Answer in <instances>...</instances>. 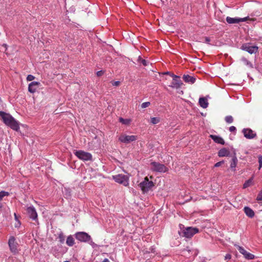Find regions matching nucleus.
<instances>
[{
  "label": "nucleus",
  "mask_w": 262,
  "mask_h": 262,
  "mask_svg": "<svg viewBox=\"0 0 262 262\" xmlns=\"http://www.w3.org/2000/svg\"><path fill=\"white\" fill-rule=\"evenodd\" d=\"M183 79L185 82L193 84L195 81V78L194 76H191L189 75H184Z\"/></svg>",
  "instance_id": "17"
},
{
  "label": "nucleus",
  "mask_w": 262,
  "mask_h": 262,
  "mask_svg": "<svg viewBox=\"0 0 262 262\" xmlns=\"http://www.w3.org/2000/svg\"><path fill=\"white\" fill-rule=\"evenodd\" d=\"M243 50L248 52L249 53L252 54L255 53L258 51V47L255 46H249L247 44H244L241 47Z\"/></svg>",
  "instance_id": "9"
},
{
  "label": "nucleus",
  "mask_w": 262,
  "mask_h": 262,
  "mask_svg": "<svg viewBox=\"0 0 262 262\" xmlns=\"http://www.w3.org/2000/svg\"><path fill=\"white\" fill-rule=\"evenodd\" d=\"M244 212L247 216L252 218L254 216L253 210L248 207H245L244 208Z\"/></svg>",
  "instance_id": "21"
},
{
  "label": "nucleus",
  "mask_w": 262,
  "mask_h": 262,
  "mask_svg": "<svg viewBox=\"0 0 262 262\" xmlns=\"http://www.w3.org/2000/svg\"><path fill=\"white\" fill-rule=\"evenodd\" d=\"M248 18V17L244 18H232L229 16L226 17V21L229 24H238L241 22L246 21Z\"/></svg>",
  "instance_id": "11"
},
{
  "label": "nucleus",
  "mask_w": 262,
  "mask_h": 262,
  "mask_svg": "<svg viewBox=\"0 0 262 262\" xmlns=\"http://www.w3.org/2000/svg\"><path fill=\"white\" fill-rule=\"evenodd\" d=\"M171 77H172V82L169 86L172 88H180L183 84V83L180 79V77L174 74H172Z\"/></svg>",
  "instance_id": "8"
},
{
  "label": "nucleus",
  "mask_w": 262,
  "mask_h": 262,
  "mask_svg": "<svg viewBox=\"0 0 262 262\" xmlns=\"http://www.w3.org/2000/svg\"><path fill=\"white\" fill-rule=\"evenodd\" d=\"M237 161V159L235 155H234L232 158L231 162L230 163V168L232 169V170L234 171L235 170V167L236 166Z\"/></svg>",
  "instance_id": "22"
},
{
  "label": "nucleus",
  "mask_w": 262,
  "mask_h": 262,
  "mask_svg": "<svg viewBox=\"0 0 262 262\" xmlns=\"http://www.w3.org/2000/svg\"><path fill=\"white\" fill-rule=\"evenodd\" d=\"M40 85V83L37 81H33L29 83L28 85V91L31 93H34Z\"/></svg>",
  "instance_id": "15"
},
{
  "label": "nucleus",
  "mask_w": 262,
  "mask_h": 262,
  "mask_svg": "<svg viewBox=\"0 0 262 262\" xmlns=\"http://www.w3.org/2000/svg\"><path fill=\"white\" fill-rule=\"evenodd\" d=\"M27 211L29 217L33 220L36 221L37 220V213L36 209L33 206L28 207L27 208Z\"/></svg>",
  "instance_id": "14"
},
{
  "label": "nucleus",
  "mask_w": 262,
  "mask_h": 262,
  "mask_svg": "<svg viewBox=\"0 0 262 262\" xmlns=\"http://www.w3.org/2000/svg\"><path fill=\"white\" fill-rule=\"evenodd\" d=\"M102 262H110V261L107 258H105Z\"/></svg>",
  "instance_id": "47"
},
{
  "label": "nucleus",
  "mask_w": 262,
  "mask_h": 262,
  "mask_svg": "<svg viewBox=\"0 0 262 262\" xmlns=\"http://www.w3.org/2000/svg\"><path fill=\"white\" fill-rule=\"evenodd\" d=\"M165 74L169 75H170L171 77V75H172V74H173V73H170V72H165Z\"/></svg>",
  "instance_id": "46"
},
{
  "label": "nucleus",
  "mask_w": 262,
  "mask_h": 262,
  "mask_svg": "<svg viewBox=\"0 0 262 262\" xmlns=\"http://www.w3.org/2000/svg\"><path fill=\"white\" fill-rule=\"evenodd\" d=\"M130 119H123L122 118H119V121L123 124L128 125L130 122Z\"/></svg>",
  "instance_id": "28"
},
{
  "label": "nucleus",
  "mask_w": 262,
  "mask_h": 262,
  "mask_svg": "<svg viewBox=\"0 0 262 262\" xmlns=\"http://www.w3.org/2000/svg\"><path fill=\"white\" fill-rule=\"evenodd\" d=\"M210 39L209 37H205V42L207 43H208V44H210Z\"/></svg>",
  "instance_id": "45"
},
{
  "label": "nucleus",
  "mask_w": 262,
  "mask_h": 262,
  "mask_svg": "<svg viewBox=\"0 0 262 262\" xmlns=\"http://www.w3.org/2000/svg\"><path fill=\"white\" fill-rule=\"evenodd\" d=\"M10 193L8 192L5 191H0V208L3 207V205L1 203V201L3 200V198L5 196H9Z\"/></svg>",
  "instance_id": "23"
},
{
  "label": "nucleus",
  "mask_w": 262,
  "mask_h": 262,
  "mask_svg": "<svg viewBox=\"0 0 262 262\" xmlns=\"http://www.w3.org/2000/svg\"><path fill=\"white\" fill-rule=\"evenodd\" d=\"M75 236L76 239H77L79 241H82V232H77L75 234Z\"/></svg>",
  "instance_id": "33"
},
{
  "label": "nucleus",
  "mask_w": 262,
  "mask_h": 262,
  "mask_svg": "<svg viewBox=\"0 0 262 262\" xmlns=\"http://www.w3.org/2000/svg\"><path fill=\"white\" fill-rule=\"evenodd\" d=\"M8 245L10 250L11 252L16 254L18 252L17 250V243L15 241V238L12 236H11L8 241Z\"/></svg>",
  "instance_id": "7"
},
{
  "label": "nucleus",
  "mask_w": 262,
  "mask_h": 262,
  "mask_svg": "<svg viewBox=\"0 0 262 262\" xmlns=\"http://www.w3.org/2000/svg\"><path fill=\"white\" fill-rule=\"evenodd\" d=\"M112 84L113 86H118L120 85V82L119 81H112Z\"/></svg>",
  "instance_id": "38"
},
{
  "label": "nucleus",
  "mask_w": 262,
  "mask_h": 262,
  "mask_svg": "<svg viewBox=\"0 0 262 262\" xmlns=\"http://www.w3.org/2000/svg\"><path fill=\"white\" fill-rule=\"evenodd\" d=\"M210 137L215 143L221 144L222 145H224L225 144L224 139L220 136L211 135H210Z\"/></svg>",
  "instance_id": "18"
},
{
  "label": "nucleus",
  "mask_w": 262,
  "mask_h": 262,
  "mask_svg": "<svg viewBox=\"0 0 262 262\" xmlns=\"http://www.w3.org/2000/svg\"><path fill=\"white\" fill-rule=\"evenodd\" d=\"M138 186L142 193L144 194L151 190L152 188L154 186V184L152 181H149L148 178L146 177L143 181L139 184Z\"/></svg>",
  "instance_id": "3"
},
{
  "label": "nucleus",
  "mask_w": 262,
  "mask_h": 262,
  "mask_svg": "<svg viewBox=\"0 0 262 262\" xmlns=\"http://www.w3.org/2000/svg\"><path fill=\"white\" fill-rule=\"evenodd\" d=\"M74 153L75 154V155L79 158L80 161L79 162H78V161H75L74 162V168L75 169H77L78 170H79L81 166H82V163L80 162V160H82V150H75L74 151Z\"/></svg>",
  "instance_id": "12"
},
{
  "label": "nucleus",
  "mask_w": 262,
  "mask_h": 262,
  "mask_svg": "<svg viewBox=\"0 0 262 262\" xmlns=\"http://www.w3.org/2000/svg\"><path fill=\"white\" fill-rule=\"evenodd\" d=\"M0 117L6 126L16 132L19 130V122L10 114L0 111Z\"/></svg>",
  "instance_id": "1"
},
{
  "label": "nucleus",
  "mask_w": 262,
  "mask_h": 262,
  "mask_svg": "<svg viewBox=\"0 0 262 262\" xmlns=\"http://www.w3.org/2000/svg\"><path fill=\"white\" fill-rule=\"evenodd\" d=\"M229 131L230 132H234L235 133L236 131V128L235 126H231L229 127Z\"/></svg>",
  "instance_id": "39"
},
{
  "label": "nucleus",
  "mask_w": 262,
  "mask_h": 262,
  "mask_svg": "<svg viewBox=\"0 0 262 262\" xmlns=\"http://www.w3.org/2000/svg\"><path fill=\"white\" fill-rule=\"evenodd\" d=\"M113 179L120 184L124 186H127L129 185V177L123 174H118L112 176Z\"/></svg>",
  "instance_id": "4"
},
{
  "label": "nucleus",
  "mask_w": 262,
  "mask_h": 262,
  "mask_svg": "<svg viewBox=\"0 0 262 262\" xmlns=\"http://www.w3.org/2000/svg\"><path fill=\"white\" fill-rule=\"evenodd\" d=\"M230 155V152L228 149L226 148L221 149L218 152V156L220 157H227Z\"/></svg>",
  "instance_id": "19"
},
{
  "label": "nucleus",
  "mask_w": 262,
  "mask_h": 262,
  "mask_svg": "<svg viewBox=\"0 0 262 262\" xmlns=\"http://www.w3.org/2000/svg\"><path fill=\"white\" fill-rule=\"evenodd\" d=\"M252 179H249V180H248L244 183V184L243 185V188H246L249 187L250 186H251L252 185Z\"/></svg>",
  "instance_id": "27"
},
{
  "label": "nucleus",
  "mask_w": 262,
  "mask_h": 262,
  "mask_svg": "<svg viewBox=\"0 0 262 262\" xmlns=\"http://www.w3.org/2000/svg\"><path fill=\"white\" fill-rule=\"evenodd\" d=\"M231 258V255L230 254H227L225 256V260L230 259Z\"/></svg>",
  "instance_id": "43"
},
{
  "label": "nucleus",
  "mask_w": 262,
  "mask_h": 262,
  "mask_svg": "<svg viewBox=\"0 0 262 262\" xmlns=\"http://www.w3.org/2000/svg\"><path fill=\"white\" fill-rule=\"evenodd\" d=\"M35 78V77L32 75H28L27 77V81H30L34 80Z\"/></svg>",
  "instance_id": "37"
},
{
  "label": "nucleus",
  "mask_w": 262,
  "mask_h": 262,
  "mask_svg": "<svg viewBox=\"0 0 262 262\" xmlns=\"http://www.w3.org/2000/svg\"><path fill=\"white\" fill-rule=\"evenodd\" d=\"M92 156L91 154L83 151V161H88L92 159Z\"/></svg>",
  "instance_id": "24"
},
{
  "label": "nucleus",
  "mask_w": 262,
  "mask_h": 262,
  "mask_svg": "<svg viewBox=\"0 0 262 262\" xmlns=\"http://www.w3.org/2000/svg\"><path fill=\"white\" fill-rule=\"evenodd\" d=\"M150 105V102H143L141 104V107L142 108H145L148 107Z\"/></svg>",
  "instance_id": "35"
},
{
  "label": "nucleus",
  "mask_w": 262,
  "mask_h": 262,
  "mask_svg": "<svg viewBox=\"0 0 262 262\" xmlns=\"http://www.w3.org/2000/svg\"><path fill=\"white\" fill-rule=\"evenodd\" d=\"M67 244L69 246H72L74 244V240L72 236H69L68 237L66 241Z\"/></svg>",
  "instance_id": "26"
},
{
  "label": "nucleus",
  "mask_w": 262,
  "mask_h": 262,
  "mask_svg": "<svg viewBox=\"0 0 262 262\" xmlns=\"http://www.w3.org/2000/svg\"><path fill=\"white\" fill-rule=\"evenodd\" d=\"M259 167L258 169L260 170L262 167V156L260 155L258 157Z\"/></svg>",
  "instance_id": "34"
},
{
  "label": "nucleus",
  "mask_w": 262,
  "mask_h": 262,
  "mask_svg": "<svg viewBox=\"0 0 262 262\" xmlns=\"http://www.w3.org/2000/svg\"><path fill=\"white\" fill-rule=\"evenodd\" d=\"M104 73V72L102 70L97 71L96 73L97 76L98 77L101 76Z\"/></svg>",
  "instance_id": "41"
},
{
  "label": "nucleus",
  "mask_w": 262,
  "mask_h": 262,
  "mask_svg": "<svg viewBox=\"0 0 262 262\" xmlns=\"http://www.w3.org/2000/svg\"><path fill=\"white\" fill-rule=\"evenodd\" d=\"M83 242L88 243L93 248L96 246V244L93 242L91 236L84 232H83Z\"/></svg>",
  "instance_id": "16"
},
{
  "label": "nucleus",
  "mask_w": 262,
  "mask_h": 262,
  "mask_svg": "<svg viewBox=\"0 0 262 262\" xmlns=\"http://www.w3.org/2000/svg\"><path fill=\"white\" fill-rule=\"evenodd\" d=\"M15 219V223L14 224V226L15 228H18L20 226L21 223L20 221L18 220L16 214H14Z\"/></svg>",
  "instance_id": "32"
},
{
  "label": "nucleus",
  "mask_w": 262,
  "mask_h": 262,
  "mask_svg": "<svg viewBox=\"0 0 262 262\" xmlns=\"http://www.w3.org/2000/svg\"><path fill=\"white\" fill-rule=\"evenodd\" d=\"M242 132L247 139H252L256 136V134L250 128H244Z\"/></svg>",
  "instance_id": "13"
},
{
  "label": "nucleus",
  "mask_w": 262,
  "mask_h": 262,
  "mask_svg": "<svg viewBox=\"0 0 262 262\" xmlns=\"http://www.w3.org/2000/svg\"><path fill=\"white\" fill-rule=\"evenodd\" d=\"M59 238H60V241H63V239H62V238H63V236H62V235H61V234H60V235H59Z\"/></svg>",
  "instance_id": "48"
},
{
  "label": "nucleus",
  "mask_w": 262,
  "mask_h": 262,
  "mask_svg": "<svg viewBox=\"0 0 262 262\" xmlns=\"http://www.w3.org/2000/svg\"><path fill=\"white\" fill-rule=\"evenodd\" d=\"M89 4H90V2H89L88 0H83V5L89 6H90Z\"/></svg>",
  "instance_id": "42"
},
{
  "label": "nucleus",
  "mask_w": 262,
  "mask_h": 262,
  "mask_svg": "<svg viewBox=\"0 0 262 262\" xmlns=\"http://www.w3.org/2000/svg\"><path fill=\"white\" fill-rule=\"evenodd\" d=\"M239 252L244 255L245 258L247 259H253L254 258V255L247 252L244 248L239 246H236Z\"/></svg>",
  "instance_id": "10"
},
{
  "label": "nucleus",
  "mask_w": 262,
  "mask_h": 262,
  "mask_svg": "<svg viewBox=\"0 0 262 262\" xmlns=\"http://www.w3.org/2000/svg\"><path fill=\"white\" fill-rule=\"evenodd\" d=\"M225 121L228 123H231L233 121V118L231 116H227L225 118Z\"/></svg>",
  "instance_id": "31"
},
{
  "label": "nucleus",
  "mask_w": 262,
  "mask_h": 262,
  "mask_svg": "<svg viewBox=\"0 0 262 262\" xmlns=\"http://www.w3.org/2000/svg\"><path fill=\"white\" fill-rule=\"evenodd\" d=\"M241 61L245 64L247 66H248V67L249 68H253V65L251 63V62H250L249 61H248V60L244 57H243L242 58H241Z\"/></svg>",
  "instance_id": "25"
},
{
  "label": "nucleus",
  "mask_w": 262,
  "mask_h": 262,
  "mask_svg": "<svg viewBox=\"0 0 262 262\" xmlns=\"http://www.w3.org/2000/svg\"><path fill=\"white\" fill-rule=\"evenodd\" d=\"M138 61L141 62L144 66H147L149 63V62L145 59H142L141 57H139Z\"/></svg>",
  "instance_id": "30"
},
{
  "label": "nucleus",
  "mask_w": 262,
  "mask_h": 262,
  "mask_svg": "<svg viewBox=\"0 0 262 262\" xmlns=\"http://www.w3.org/2000/svg\"><path fill=\"white\" fill-rule=\"evenodd\" d=\"M160 119L159 117H152L150 118V122L152 124H156L160 122Z\"/></svg>",
  "instance_id": "29"
},
{
  "label": "nucleus",
  "mask_w": 262,
  "mask_h": 262,
  "mask_svg": "<svg viewBox=\"0 0 262 262\" xmlns=\"http://www.w3.org/2000/svg\"><path fill=\"white\" fill-rule=\"evenodd\" d=\"M256 200L257 201H262V190L259 192L257 196Z\"/></svg>",
  "instance_id": "36"
},
{
  "label": "nucleus",
  "mask_w": 262,
  "mask_h": 262,
  "mask_svg": "<svg viewBox=\"0 0 262 262\" xmlns=\"http://www.w3.org/2000/svg\"><path fill=\"white\" fill-rule=\"evenodd\" d=\"M148 252L150 253H155V248L153 247H151L149 248V251Z\"/></svg>",
  "instance_id": "44"
},
{
  "label": "nucleus",
  "mask_w": 262,
  "mask_h": 262,
  "mask_svg": "<svg viewBox=\"0 0 262 262\" xmlns=\"http://www.w3.org/2000/svg\"><path fill=\"white\" fill-rule=\"evenodd\" d=\"M181 231L179 232L180 235L186 238H191L195 234L199 232V229L196 227H188L185 228L182 225H180Z\"/></svg>",
  "instance_id": "2"
},
{
  "label": "nucleus",
  "mask_w": 262,
  "mask_h": 262,
  "mask_svg": "<svg viewBox=\"0 0 262 262\" xmlns=\"http://www.w3.org/2000/svg\"><path fill=\"white\" fill-rule=\"evenodd\" d=\"M137 139V136L134 135H121L119 138V141L122 143L128 144Z\"/></svg>",
  "instance_id": "6"
},
{
  "label": "nucleus",
  "mask_w": 262,
  "mask_h": 262,
  "mask_svg": "<svg viewBox=\"0 0 262 262\" xmlns=\"http://www.w3.org/2000/svg\"><path fill=\"white\" fill-rule=\"evenodd\" d=\"M224 162V161H221L219 162H217L215 164L214 167H218L220 166L222 164H223Z\"/></svg>",
  "instance_id": "40"
},
{
  "label": "nucleus",
  "mask_w": 262,
  "mask_h": 262,
  "mask_svg": "<svg viewBox=\"0 0 262 262\" xmlns=\"http://www.w3.org/2000/svg\"><path fill=\"white\" fill-rule=\"evenodd\" d=\"M199 103L200 105L203 108H206L208 106L207 99L205 97H201L199 99Z\"/></svg>",
  "instance_id": "20"
},
{
  "label": "nucleus",
  "mask_w": 262,
  "mask_h": 262,
  "mask_svg": "<svg viewBox=\"0 0 262 262\" xmlns=\"http://www.w3.org/2000/svg\"><path fill=\"white\" fill-rule=\"evenodd\" d=\"M151 169L154 171L159 172H165L168 170V168L164 165L158 162H152L151 163Z\"/></svg>",
  "instance_id": "5"
}]
</instances>
